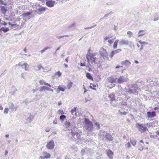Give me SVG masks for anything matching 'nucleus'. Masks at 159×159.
Segmentation results:
<instances>
[{"instance_id": "obj_53", "label": "nucleus", "mask_w": 159, "mask_h": 159, "mask_svg": "<svg viewBox=\"0 0 159 159\" xmlns=\"http://www.w3.org/2000/svg\"><path fill=\"white\" fill-rule=\"evenodd\" d=\"M26 75V74L25 73H23L21 75V77L24 79H25V76Z\"/></svg>"}, {"instance_id": "obj_20", "label": "nucleus", "mask_w": 159, "mask_h": 159, "mask_svg": "<svg viewBox=\"0 0 159 159\" xmlns=\"http://www.w3.org/2000/svg\"><path fill=\"white\" fill-rule=\"evenodd\" d=\"M21 66L23 69H25L26 71L28 70L29 68V65L27 63H25L21 65Z\"/></svg>"}, {"instance_id": "obj_21", "label": "nucleus", "mask_w": 159, "mask_h": 159, "mask_svg": "<svg viewBox=\"0 0 159 159\" xmlns=\"http://www.w3.org/2000/svg\"><path fill=\"white\" fill-rule=\"evenodd\" d=\"M65 90V87L61 86L59 85L58 86L57 89L56 90L57 93H59L60 91H61L62 92H64Z\"/></svg>"}, {"instance_id": "obj_42", "label": "nucleus", "mask_w": 159, "mask_h": 159, "mask_svg": "<svg viewBox=\"0 0 159 159\" xmlns=\"http://www.w3.org/2000/svg\"><path fill=\"white\" fill-rule=\"evenodd\" d=\"M118 113L121 115H126L128 112L126 111H124L123 112H121L120 110L119 111Z\"/></svg>"}, {"instance_id": "obj_9", "label": "nucleus", "mask_w": 159, "mask_h": 159, "mask_svg": "<svg viewBox=\"0 0 159 159\" xmlns=\"http://www.w3.org/2000/svg\"><path fill=\"white\" fill-rule=\"evenodd\" d=\"M74 130L71 131L70 133L73 138L75 139H79L81 138V136L77 132L74 131Z\"/></svg>"}, {"instance_id": "obj_28", "label": "nucleus", "mask_w": 159, "mask_h": 159, "mask_svg": "<svg viewBox=\"0 0 159 159\" xmlns=\"http://www.w3.org/2000/svg\"><path fill=\"white\" fill-rule=\"evenodd\" d=\"M8 24L11 26V29H15L18 26V25L16 24H12L10 22H8Z\"/></svg>"}, {"instance_id": "obj_23", "label": "nucleus", "mask_w": 159, "mask_h": 159, "mask_svg": "<svg viewBox=\"0 0 159 159\" xmlns=\"http://www.w3.org/2000/svg\"><path fill=\"white\" fill-rule=\"evenodd\" d=\"M17 90L16 88L14 87H12L11 88V90L9 92L10 94H14L16 91Z\"/></svg>"}, {"instance_id": "obj_16", "label": "nucleus", "mask_w": 159, "mask_h": 159, "mask_svg": "<svg viewBox=\"0 0 159 159\" xmlns=\"http://www.w3.org/2000/svg\"><path fill=\"white\" fill-rule=\"evenodd\" d=\"M147 115L148 118H152L156 116V113L155 111H148L147 112Z\"/></svg>"}, {"instance_id": "obj_57", "label": "nucleus", "mask_w": 159, "mask_h": 159, "mask_svg": "<svg viewBox=\"0 0 159 159\" xmlns=\"http://www.w3.org/2000/svg\"><path fill=\"white\" fill-rule=\"evenodd\" d=\"M58 112H59L61 114H64V112L62 110L60 109L58 111Z\"/></svg>"}, {"instance_id": "obj_41", "label": "nucleus", "mask_w": 159, "mask_h": 159, "mask_svg": "<svg viewBox=\"0 0 159 159\" xmlns=\"http://www.w3.org/2000/svg\"><path fill=\"white\" fill-rule=\"evenodd\" d=\"M72 83L70 82L67 85V88L68 89H70L72 86Z\"/></svg>"}, {"instance_id": "obj_26", "label": "nucleus", "mask_w": 159, "mask_h": 159, "mask_svg": "<svg viewBox=\"0 0 159 159\" xmlns=\"http://www.w3.org/2000/svg\"><path fill=\"white\" fill-rule=\"evenodd\" d=\"M50 90V88L46 86H43L41 87L40 89V92H43V91Z\"/></svg>"}, {"instance_id": "obj_54", "label": "nucleus", "mask_w": 159, "mask_h": 159, "mask_svg": "<svg viewBox=\"0 0 159 159\" xmlns=\"http://www.w3.org/2000/svg\"><path fill=\"white\" fill-rule=\"evenodd\" d=\"M39 83L41 85H43V84H44V83H46L43 80H40L39 82Z\"/></svg>"}, {"instance_id": "obj_35", "label": "nucleus", "mask_w": 159, "mask_h": 159, "mask_svg": "<svg viewBox=\"0 0 159 159\" xmlns=\"http://www.w3.org/2000/svg\"><path fill=\"white\" fill-rule=\"evenodd\" d=\"M66 118V116L65 115H62L60 116L59 119L61 121H63Z\"/></svg>"}, {"instance_id": "obj_39", "label": "nucleus", "mask_w": 159, "mask_h": 159, "mask_svg": "<svg viewBox=\"0 0 159 159\" xmlns=\"http://www.w3.org/2000/svg\"><path fill=\"white\" fill-rule=\"evenodd\" d=\"M111 103L113 106L115 107L116 106V100H111Z\"/></svg>"}, {"instance_id": "obj_19", "label": "nucleus", "mask_w": 159, "mask_h": 159, "mask_svg": "<svg viewBox=\"0 0 159 159\" xmlns=\"http://www.w3.org/2000/svg\"><path fill=\"white\" fill-rule=\"evenodd\" d=\"M106 153L107 156L111 158L113 157V153L112 151L110 150H106Z\"/></svg>"}, {"instance_id": "obj_43", "label": "nucleus", "mask_w": 159, "mask_h": 159, "mask_svg": "<svg viewBox=\"0 0 159 159\" xmlns=\"http://www.w3.org/2000/svg\"><path fill=\"white\" fill-rule=\"evenodd\" d=\"M121 51V50L120 49H117L116 50H115V51H113V52L115 54H117V53H118L120 52Z\"/></svg>"}, {"instance_id": "obj_37", "label": "nucleus", "mask_w": 159, "mask_h": 159, "mask_svg": "<svg viewBox=\"0 0 159 159\" xmlns=\"http://www.w3.org/2000/svg\"><path fill=\"white\" fill-rule=\"evenodd\" d=\"M37 67L38 68V69H36L35 70H40L41 68L43 69V70H44L45 69L44 68H43L41 65H39L37 66Z\"/></svg>"}, {"instance_id": "obj_61", "label": "nucleus", "mask_w": 159, "mask_h": 159, "mask_svg": "<svg viewBox=\"0 0 159 159\" xmlns=\"http://www.w3.org/2000/svg\"><path fill=\"white\" fill-rule=\"evenodd\" d=\"M108 42L110 44H111L113 43V41L111 40H108Z\"/></svg>"}, {"instance_id": "obj_8", "label": "nucleus", "mask_w": 159, "mask_h": 159, "mask_svg": "<svg viewBox=\"0 0 159 159\" xmlns=\"http://www.w3.org/2000/svg\"><path fill=\"white\" fill-rule=\"evenodd\" d=\"M51 155L49 153L43 152L41 155L39 157V159H47L50 157Z\"/></svg>"}, {"instance_id": "obj_49", "label": "nucleus", "mask_w": 159, "mask_h": 159, "mask_svg": "<svg viewBox=\"0 0 159 159\" xmlns=\"http://www.w3.org/2000/svg\"><path fill=\"white\" fill-rule=\"evenodd\" d=\"M96 26V25H94L93 26H91L90 27H85L84 28V29H86V30H87V29H91V28H94V27H95Z\"/></svg>"}, {"instance_id": "obj_52", "label": "nucleus", "mask_w": 159, "mask_h": 159, "mask_svg": "<svg viewBox=\"0 0 159 159\" xmlns=\"http://www.w3.org/2000/svg\"><path fill=\"white\" fill-rule=\"evenodd\" d=\"M94 125L97 126V128L98 129H99V127H100V125H99L97 123H94Z\"/></svg>"}, {"instance_id": "obj_32", "label": "nucleus", "mask_w": 159, "mask_h": 159, "mask_svg": "<svg viewBox=\"0 0 159 159\" xmlns=\"http://www.w3.org/2000/svg\"><path fill=\"white\" fill-rule=\"evenodd\" d=\"M0 30L2 31L5 33L8 31L9 30V29L7 28L2 27L0 29Z\"/></svg>"}, {"instance_id": "obj_51", "label": "nucleus", "mask_w": 159, "mask_h": 159, "mask_svg": "<svg viewBox=\"0 0 159 159\" xmlns=\"http://www.w3.org/2000/svg\"><path fill=\"white\" fill-rule=\"evenodd\" d=\"M125 100H124L123 101H122V102H121L122 105H127L126 102L125 101Z\"/></svg>"}, {"instance_id": "obj_11", "label": "nucleus", "mask_w": 159, "mask_h": 159, "mask_svg": "<svg viewBox=\"0 0 159 159\" xmlns=\"http://www.w3.org/2000/svg\"><path fill=\"white\" fill-rule=\"evenodd\" d=\"M55 3V1L53 0H47L46 1V5L49 7H53Z\"/></svg>"}, {"instance_id": "obj_12", "label": "nucleus", "mask_w": 159, "mask_h": 159, "mask_svg": "<svg viewBox=\"0 0 159 159\" xmlns=\"http://www.w3.org/2000/svg\"><path fill=\"white\" fill-rule=\"evenodd\" d=\"M117 78L113 76L108 78L107 81L109 83L112 84L115 83L116 82Z\"/></svg>"}, {"instance_id": "obj_34", "label": "nucleus", "mask_w": 159, "mask_h": 159, "mask_svg": "<svg viewBox=\"0 0 159 159\" xmlns=\"http://www.w3.org/2000/svg\"><path fill=\"white\" fill-rule=\"evenodd\" d=\"M119 40H116L114 43V45L113 46V48L114 49H116L117 47V45Z\"/></svg>"}, {"instance_id": "obj_58", "label": "nucleus", "mask_w": 159, "mask_h": 159, "mask_svg": "<svg viewBox=\"0 0 159 159\" xmlns=\"http://www.w3.org/2000/svg\"><path fill=\"white\" fill-rule=\"evenodd\" d=\"M85 151V149H83L81 151V153H82V155H83L84 154V152Z\"/></svg>"}, {"instance_id": "obj_7", "label": "nucleus", "mask_w": 159, "mask_h": 159, "mask_svg": "<svg viewBox=\"0 0 159 159\" xmlns=\"http://www.w3.org/2000/svg\"><path fill=\"white\" fill-rule=\"evenodd\" d=\"M66 129H70L71 131L75 130V127L72 125L71 124L70 122L66 121L64 123Z\"/></svg>"}, {"instance_id": "obj_30", "label": "nucleus", "mask_w": 159, "mask_h": 159, "mask_svg": "<svg viewBox=\"0 0 159 159\" xmlns=\"http://www.w3.org/2000/svg\"><path fill=\"white\" fill-rule=\"evenodd\" d=\"M31 14V12H27L24 13H23L22 16L25 17H27Z\"/></svg>"}, {"instance_id": "obj_56", "label": "nucleus", "mask_w": 159, "mask_h": 159, "mask_svg": "<svg viewBox=\"0 0 159 159\" xmlns=\"http://www.w3.org/2000/svg\"><path fill=\"white\" fill-rule=\"evenodd\" d=\"M125 146H126L128 148H129L131 146L129 142H128L127 143H126L125 144Z\"/></svg>"}, {"instance_id": "obj_2", "label": "nucleus", "mask_w": 159, "mask_h": 159, "mask_svg": "<svg viewBox=\"0 0 159 159\" xmlns=\"http://www.w3.org/2000/svg\"><path fill=\"white\" fill-rule=\"evenodd\" d=\"M95 56V55L93 54L89 53V54L88 53H87L86 55V58L88 61V64L86 66L87 67L89 68V66H91L93 63L95 62L96 59Z\"/></svg>"}, {"instance_id": "obj_17", "label": "nucleus", "mask_w": 159, "mask_h": 159, "mask_svg": "<svg viewBox=\"0 0 159 159\" xmlns=\"http://www.w3.org/2000/svg\"><path fill=\"white\" fill-rule=\"evenodd\" d=\"M121 64L123 65L128 67L131 64V63L129 60H127L121 61Z\"/></svg>"}, {"instance_id": "obj_29", "label": "nucleus", "mask_w": 159, "mask_h": 159, "mask_svg": "<svg viewBox=\"0 0 159 159\" xmlns=\"http://www.w3.org/2000/svg\"><path fill=\"white\" fill-rule=\"evenodd\" d=\"M110 15V13L104 15L103 17L101 18L99 20V22L101 21H102L104 19H105L106 18L108 17Z\"/></svg>"}, {"instance_id": "obj_10", "label": "nucleus", "mask_w": 159, "mask_h": 159, "mask_svg": "<svg viewBox=\"0 0 159 159\" xmlns=\"http://www.w3.org/2000/svg\"><path fill=\"white\" fill-rule=\"evenodd\" d=\"M54 143L53 141H50L47 143L46 145L47 148L49 149H52L54 147Z\"/></svg>"}, {"instance_id": "obj_48", "label": "nucleus", "mask_w": 159, "mask_h": 159, "mask_svg": "<svg viewBox=\"0 0 159 159\" xmlns=\"http://www.w3.org/2000/svg\"><path fill=\"white\" fill-rule=\"evenodd\" d=\"M0 4L4 5H7V3L5 2H4V1L2 0H0Z\"/></svg>"}, {"instance_id": "obj_6", "label": "nucleus", "mask_w": 159, "mask_h": 159, "mask_svg": "<svg viewBox=\"0 0 159 159\" xmlns=\"http://www.w3.org/2000/svg\"><path fill=\"white\" fill-rule=\"evenodd\" d=\"M136 126L139 130L141 132H144L148 130V128L145 126V125L142 124L137 123Z\"/></svg>"}, {"instance_id": "obj_22", "label": "nucleus", "mask_w": 159, "mask_h": 159, "mask_svg": "<svg viewBox=\"0 0 159 159\" xmlns=\"http://www.w3.org/2000/svg\"><path fill=\"white\" fill-rule=\"evenodd\" d=\"M0 8H1L2 12L3 14H5L6 13L7 10L4 6H0Z\"/></svg>"}, {"instance_id": "obj_50", "label": "nucleus", "mask_w": 159, "mask_h": 159, "mask_svg": "<svg viewBox=\"0 0 159 159\" xmlns=\"http://www.w3.org/2000/svg\"><path fill=\"white\" fill-rule=\"evenodd\" d=\"M8 109L7 108H5L4 109V113L7 114L8 113Z\"/></svg>"}, {"instance_id": "obj_27", "label": "nucleus", "mask_w": 159, "mask_h": 159, "mask_svg": "<svg viewBox=\"0 0 159 159\" xmlns=\"http://www.w3.org/2000/svg\"><path fill=\"white\" fill-rule=\"evenodd\" d=\"M76 107H74V108L72 109L71 111V114L73 115H75V116H77V114L75 111H76Z\"/></svg>"}, {"instance_id": "obj_46", "label": "nucleus", "mask_w": 159, "mask_h": 159, "mask_svg": "<svg viewBox=\"0 0 159 159\" xmlns=\"http://www.w3.org/2000/svg\"><path fill=\"white\" fill-rule=\"evenodd\" d=\"M115 54L113 52V51H112L111 53H110V54L109 55V56L111 58H112L113 56Z\"/></svg>"}, {"instance_id": "obj_25", "label": "nucleus", "mask_w": 159, "mask_h": 159, "mask_svg": "<svg viewBox=\"0 0 159 159\" xmlns=\"http://www.w3.org/2000/svg\"><path fill=\"white\" fill-rule=\"evenodd\" d=\"M9 106L10 108L11 109L12 111H15L16 110V107L14 106V105L12 103H10Z\"/></svg>"}, {"instance_id": "obj_59", "label": "nucleus", "mask_w": 159, "mask_h": 159, "mask_svg": "<svg viewBox=\"0 0 159 159\" xmlns=\"http://www.w3.org/2000/svg\"><path fill=\"white\" fill-rule=\"evenodd\" d=\"M28 100H25L23 102V103H25L26 105H27L28 104Z\"/></svg>"}, {"instance_id": "obj_36", "label": "nucleus", "mask_w": 159, "mask_h": 159, "mask_svg": "<svg viewBox=\"0 0 159 159\" xmlns=\"http://www.w3.org/2000/svg\"><path fill=\"white\" fill-rule=\"evenodd\" d=\"M108 97L110 99H115V96L113 94L111 93L109 94Z\"/></svg>"}, {"instance_id": "obj_40", "label": "nucleus", "mask_w": 159, "mask_h": 159, "mask_svg": "<svg viewBox=\"0 0 159 159\" xmlns=\"http://www.w3.org/2000/svg\"><path fill=\"white\" fill-rule=\"evenodd\" d=\"M138 149L140 151H142L143 149V147L141 144H139L138 146Z\"/></svg>"}, {"instance_id": "obj_18", "label": "nucleus", "mask_w": 159, "mask_h": 159, "mask_svg": "<svg viewBox=\"0 0 159 159\" xmlns=\"http://www.w3.org/2000/svg\"><path fill=\"white\" fill-rule=\"evenodd\" d=\"M129 41L128 40H122L120 41L119 44L120 46L123 45H127L129 44Z\"/></svg>"}, {"instance_id": "obj_62", "label": "nucleus", "mask_w": 159, "mask_h": 159, "mask_svg": "<svg viewBox=\"0 0 159 159\" xmlns=\"http://www.w3.org/2000/svg\"><path fill=\"white\" fill-rule=\"evenodd\" d=\"M44 84L47 86H48L49 87H51V85L47 83H44Z\"/></svg>"}, {"instance_id": "obj_3", "label": "nucleus", "mask_w": 159, "mask_h": 159, "mask_svg": "<svg viewBox=\"0 0 159 159\" xmlns=\"http://www.w3.org/2000/svg\"><path fill=\"white\" fill-rule=\"evenodd\" d=\"M141 91L140 88H139L138 85L137 84H134L131 85V86L129 87L128 93L129 94L136 93L137 92H139Z\"/></svg>"}, {"instance_id": "obj_45", "label": "nucleus", "mask_w": 159, "mask_h": 159, "mask_svg": "<svg viewBox=\"0 0 159 159\" xmlns=\"http://www.w3.org/2000/svg\"><path fill=\"white\" fill-rule=\"evenodd\" d=\"M75 26V24L74 23L68 26V28L69 29H71L73 27H74Z\"/></svg>"}, {"instance_id": "obj_4", "label": "nucleus", "mask_w": 159, "mask_h": 159, "mask_svg": "<svg viewBox=\"0 0 159 159\" xmlns=\"http://www.w3.org/2000/svg\"><path fill=\"white\" fill-rule=\"evenodd\" d=\"M116 82L119 84H121L126 82L129 80V79L127 75H121L117 78Z\"/></svg>"}, {"instance_id": "obj_1", "label": "nucleus", "mask_w": 159, "mask_h": 159, "mask_svg": "<svg viewBox=\"0 0 159 159\" xmlns=\"http://www.w3.org/2000/svg\"><path fill=\"white\" fill-rule=\"evenodd\" d=\"M84 129L86 130L89 135H93L94 134L93 132L94 128L93 127V125L92 122L87 118L84 119Z\"/></svg>"}, {"instance_id": "obj_33", "label": "nucleus", "mask_w": 159, "mask_h": 159, "mask_svg": "<svg viewBox=\"0 0 159 159\" xmlns=\"http://www.w3.org/2000/svg\"><path fill=\"white\" fill-rule=\"evenodd\" d=\"M86 76L87 77L89 80H93V78L92 77L91 75V74L89 73H87L86 74Z\"/></svg>"}, {"instance_id": "obj_44", "label": "nucleus", "mask_w": 159, "mask_h": 159, "mask_svg": "<svg viewBox=\"0 0 159 159\" xmlns=\"http://www.w3.org/2000/svg\"><path fill=\"white\" fill-rule=\"evenodd\" d=\"M0 24L6 25L7 24V23L5 22L2 20L0 19Z\"/></svg>"}, {"instance_id": "obj_13", "label": "nucleus", "mask_w": 159, "mask_h": 159, "mask_svg": "<svg viewBox=\"0 0 159 159\" xmlns=\"http://www.w3.org/2000/svg\"><path fill=\"white\" fill-rule=\"evenodd\" d=\"M104 137L106 138L107 141H112L113 140V138L112 136L108 133H106L105 132L104 134H103Z\"/></svg>"}, {"instance_id": "obj_31", "label": "nucleus", "mask_w": 159, "mask_h": 159, "mask_svg": "<svg viewBox=\"0 0 159 159\" xmlns=\"http://www.w3.org/2000/svg\"><path fill=\"white\" fill-rule=\"evenodd\" d=\"M130 141L133 146H134L136 145V141L134 139H130Z\"/></svg>"}, {"instance_id": "obj_5", "label": "nucleus", "mask_w": 159, "mask_h": 159, "mask_svg": "<svg viewBox=\"0 0 159 159\" xmlns=\"http://www.w3.org/2000/svg\"><path fill=\"white\" fill-rule=\"evenodd\" d=\"M99 53L102 57L105 60H108L109 58L107 52L106 50L103 48H101L99 51Z\"/></svg>"}, {"instance_id": "obj_38", "label": "nucleus", "mask_w": 159, "mask_h": 159, "mask_svg": "<svg viewBox=\"0 0 159 159\" xmlns=\"http://www.w3.org/2000/svg\"><path fill=\"white\" fill-rule=\"evenodd\" d=\"M127 34L129 35L128 37L129 38L133 36V34L131 31H128L127 32Z\"/></svg>"}, {"instance_id": "obj_55", "label": "nucleus", "mask_w": 159, "mask_h": 159, "mask_svg": "<svg viewBox=\"0 0 159 159\" xmlns=\"http://www.w3.org/2000/svg\"><path fill=\"white\" fill-rule=\"evenodd\" d=\"M56 74L57 75L58 77H60L61 75V73L59 71H58L56 73Z\"/></svg>"}, {"instance_id": "obj_24", "label": "nucleus", "mask_w": 159, "mask_h": 159, "mask_svg": "<svg viewBox=\"0 0 159 159\" xmlns=\"http://www.w3.org/2000/svg\"><path fill=\"white\" fill-rule=\"evenodd\" d=\"M145 34V32L143 30H140L138 33V37L143 36Z\"/></svg>"}, {"instance_id": "obj_60", "label": "nucleus", "mask_w": 159, "mask_h": 159, "mask_svg": "<svg viewBox=\"0 0 159 159\" xmlns=\"http://www.w3.org/2000/svg\"><path fill=\"white\" fill-rule=\"evenodd\" d=\"M57 120L56 119L54 120L53 121V123L54 124H57Z\"/></svg>"}, {"instance_id": "obj_64", "label": "nucleus", "mask_w": 159, "mask_h": 159, "mask_svg": "<svg viewBox=\"0 0 159 159\" xmlns=\"http://www.w3.org/2000/svg\"><path fill=\"white\" fill-rule=\"evenodd\" d=\"M111 38V37H104V39L105 40H106L107 39H108L110 38Z\"/></svg>"}, {"instance_id": "obj_15", "label": "nucleus", "mask_w": 159, "mask_h": 159, "mask_svg": "<svg viewBox=\"0 0 159 159\" xmlns=\"http://www.w3.org/2000/svg\"><path fill=\"white\" fill-rule=\"evenodd\" d=\"M47 9V8L46 7H42L38 8L37 10V12L39 14H42L45 11L46 9Z\"/></svg>"}, {"instance_id": "obj_63", "label": "nucleus", "mask_w": 159, "mask_h": 159, "mask_svg": "<svg viewBox=\"0 0 159 159\" xmlns=\"http://www.w3.org/2000/svg\"><path fill=\"white\" fill-rule=\"evenodd\" d=\"M50 48H51V47H47L43 49L44 50V51H45L49 49H50Z\"/></svg>"}, {"instance_id": "obj_14", "label": "nucleus", "mask_w": 159, "mask_h": 159, "mask_svg": "<svg viewBox=\"0 0 159 159\" xmlns=\"http://www.w3.org/2000/svg\"><path fill=\"white\" fill-rule=\"evenodd\" d=\"M25 117L26 120L29 123L32 121L34 118V116L30 114H28L25 116Z\"/></svg>"}, {"instance_id": "obj_47", "label": "nucleus", "mask_w": 159, "mask_h": 159, "mask_svg": "<svg viewBox=\"0 0 159 159\" xmlns=\"http://www.w3.org/2000/svg\"><path fill=\"white\" fill-rule=\"evenodd\" d=\"M139 42L142 45H143V44H148L147 43H146L144 42H142L141 41H139Z\"/></svg>"}]
</instances>
